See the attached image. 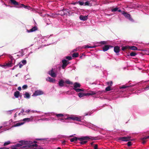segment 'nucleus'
Listing matches in <instances>:
<instances>
[{
  "mask_svg": "<svg viewBox=\"0 0 149 149\" xmlns=\"http://www.w3.org/2000/svg\"><path fill=\"white\" fill-rule=\"evenodd\" d=\"M32 142L31 141H25L22 140L19 142V143L16 144L15 145L11 147V149H18L17 147H20L25 145H28L25 146H23L22 148H23L27 149L29 148H31L34 147H37L38 146L37 144H32Z\"/></svg>",
  "mask_w": 149,
  "mask_h": 149,
  "instance_id": "1",
  "label": "nucleus"
},
{
  "mask_svg": "<svg viewBox=\"0 0 149 149\" xmlns=\"http://www.w3.org/2000/svg\"><path fill=\"white\" fill-rule=\"evenodd\" d=\"M79 138H83V139L82 140H79L80 141L79 143L81 145L85 144L87 142V141H86V140L90 139L93 140L99 139L98 137H93L91 136H83L81 137H79Z\"/></svg>",
  "mask_w": 149,
  "mask_h": 149,
  "instance_id": "2",
  "label": "nucleus"
},
{
  "mask_svg": "<svg viewBox=\"0 0 149 149\" xmlns=\"http://www.w3.org/2000/svg\"><path fill=\"white\" fill-rule=\"evenodd\" d=\"M61 66H58L56 67V70L55 68L54 69L52 68L50 71L48 72V74L50 75L51 77H56V75L57 74H58L61 70Z\"/></svg>",
  "mask_w": 149,
  "mask_h": 149,
  "instance_id": "3",
  "label": "nucleus"
},
{
  "mask_svg": "<svg viewBox=\"0 0 149 149\" xmlns=\"http://www.w3.org/2000/svg\"><path fill=\"white\" fill-rule=\"evenodd\" d=\"M69 12V10L64 9L62 10L59 11L58 14H52V16L54 17H56L57 14L60 15L61 16H67L70 14Z\"/></svg>",
  "mask_w": 149,
  "mask_h": 149,
  "instance_id": "4",
  "label": "nucleus"
},
{
  "mask_svg": "<svg viewBox=\"0 0 149 149\" xmlns=\"http://www.w3.org/2000/svg\"><path fill=\"white\" fill-rule=\"evenodd\" d=\"M35 11L36 12L38 13L42 17H44L45 16H48V15L46 14L45 11L44 10L37 9Z\"/></svg>",
  "mask_w": 149,
  "mask_h": 149,
  "instance_id": "5",
  "label": "nucleus"
},
{
  "mask_svg": "<svg viewBox=\"0 0 149 149\" xmlns=\"http://www.w3.org/2000/svg\"><path fill=\"white\" fill-rule=\"evenodd\" d=\"M9 58H10V60L9 62L6 63V66L11 67L14 64V62H15V60L13 56H9Z\"/></svg>",
  "mask_w": 149,
  "mask_h": 149,
  "instance_id": "6",
  "label": "nucleus"
},
{
  "mask_svg": "<svg viewBox=\"0 0 149 149\" xmlns=\"http://www.w3.org/2000/svg\"><path fill=\"white\" fill-rule=\"evenodd\" d=\"M56 116L58 118H61L62 117H63L62 118H59L58 119V120H60L62 122H63L64 121V120H66L68 119H65L68 116H64V115L62 113H59V114H56Z\"/></svg>",
  "mask_w": 149,
  "mask_h": 149,
  "instance_id": "7",
  "label": "nucleus"
},
{
  "mask_svg": "<svg viewBox=\"0 0 149 149\" xmlns=\"http://www.w3.org/2000/svg\"><path fill=\"white\" fill-rule=\"evenodd\" d=\"M131 137L130 136L120 137L118 138V141H127L130 140H132L131 139Z\"/></svg>",
  "mask_w": 149,
  "mask_h": 149,
  "instance_id": "8",
  "label": "nucleus"
},
{
  "mask_svg": "<svg viewBox=\"0 0 149 149\" xmlns=\"http://www.w3.org/2000/svg\"><path fill=\"white\" fill-rule=\"evenodd\" d=\"M122 14L124 15V17L127 19H128L131 22H133L134 20L131 17L130 14L127 13L125 11L122 12Z\"/></svg>",
  "mask_w": 149,
  "mask_h": 149,
  "instance_id": "9",
  "label": "nucleus"
},
{
  "mask_svg": "<svg viewBox=\"0 0 149 149\" xmlns=\"http://www.w3.org/2000/svg\"><path fill=\"white\" fill-rule=\"evenodd\" d=\"M43 92L40 90H38L36 91L34 93H33V96H37L38 95H42L43 94Z\"/></svg>",
  "mask_w": 149,
  "mask_h": 149,
  "instance_id": "10",
  "label": "nucleus"
},
{
  "mask_svg": "<svg viewBox=\"0 0 149 149\" xmlns=\"http://www.w3.org/2000/svg\"><path fill=\"white\" fill-rule=\"evenodd\" d=\"M62 63H63V64L61 66V67L62 69H64L68 64V61L66 60L65 59H63L62 61Z\"/></svg>",
  "mask_w": 149,
  "mask_h": 149,
  "instance_id": "11",
  "label": "nucleus"
},
{
  "mask_svg": "<svg viewBox=\"0 0 149 149\" xmlns=\"http://www.w3.org/2000/svg\"><path fill=\"white\" fill-rule=\"evenodd\" d=\"M134 86V85L133 84H131V85H130V86L125 85H123L122 86H120L119 87V89H118V90H119V91H122V92H123V91H122L121 90V89L125 88H128L130 87H132V86Z\"/></svg>",
  "mask_w": 149,
  "mask_h": 149,
  "instance_id": "12",
  "label": "nucleus"
},
{
  "mask_svg": "<svg viewBox=\"0 0 149 149\" xmlns=\"http://www.w3.org/2000/svg\"><path fill=\"white\" fill-rule=\"evenodd\" d=\"M65 119H71L72 120L78 121H80L81 120V119L80 118L76 116H73L71 117H68V116H67L66 118Z\"/></svg>",
  "mask_w": 149,
  "mask_h": 149,
  "instance_id": "13",
  "label": "nucleus"
},
{
  "mask_svg": "<svg viewBox=\"0 0 149 149\" xmlns=\"http://www.w3.org/2000/svg\"><path fill=\"white\" fill-rule=\"evenodd\" d=\"M33 116H31L30 118H26L23 119V121H24L25 122H28L33 121Z\"/></svg>",
  "mask_w": 149,
  "mask_h": 149,
  "instance_id": "14",
  "label": "nucleus"
},
{
  "mask_svg": "<svg viewBox=\"0 0 149 149\" xmlns=\"http://www.w3.org/2000/svg\"><path fill=\"white\" fill-rule=\"evenodd\" d=\"M83 139V138H79V137H75L71 139H70V141L71 142H73L74 141H76L78 140H82Z\"/></svg>",
  "mask_w": 149,
  "mask_h": 149,
  "instance_id": "15",
  "label": "nucleus"
},
{
  "mask_svg": "<svg viewBox=\"0 0 149 149\" xmlns=\"http://www.w3.org/2000/svg\"><path fill=\"white\" fill-rule=\"evenodd\" d=\"M110 47H112V46H110L109 45H105L103 47V51L104 52L107 51L109 49Z\"/></svg>",
  "mask_w": 149,
  "mask_h": 149,
  "instance_id": "16",
  "label": "nucleus"
},
{
  "mask_svg": "<svg viewBox=\"0 0 149 149\" xmlns=\"http://www.w3.org/2000/svg\"><path fill=\"white\" fill-rule=\"evenodd\" d=\"M79 18L81 20L86 21L88 19V17L87 16H84L82 15H81L79 16Z\"/></svg>",
  "mask_w": 149,
  "mask_h": 149,
  "instance_id": "17",
  "label": "nucleus"
},
{
  "mask_svg": "<svg viewBox=\"0 0 149 149\" xmlns=\"http://www.w3.org/2000/svg\"><path fill=\"white\" fill-rule=\"evenodd\" d=\"M84 125L85 126H87L89 128L91 127H93V125L91 123L86 121H85Z\"/></svg>",
  "mask_w": 149,
  "mask_h": 149,
  "instance_id": "18",
  "label": "nucleus"
},
{
  "mask_svg": "<svg viewBox=\"0 0 149 149\" xmlns=\"http://www.w3.org/2000/svg\"><path fill=\"white\" fill-rule=\"evenodd\" d=\"M80 84L77 83L75 82L74 83V88H73V89H75L77 88H80Z\"/></svg>",
  "mask_w": 149,
  "mask_h": 149,
  "instance_id": "19",
  "label": "nucleus"
},
{
  "mask_svg": "<svg viewBox=\"0 0 149 149\" xmlns=\"http://www.w3.org/2000/svg\"><path fill=\"white\" fill-rule=\"evenodd\" d=\"M114 52L117 53H118L120 52V47L118 46H116L114 48Z\"/></svg>",
  "mask_w": 149,
  "mask_h": 149,
  "instance_id": "20",
  "label": "nucleus"
},
{
  "mask_svg": "<svg viewBox=\"0 0 149 149\" xmlns=\"http://www.w3.org/2000/svg\"><path fill=\"white\" fill-rule=\"evenodd\" d=\"M37 29V27L36 26H34L29 30H27V31L28 33L33 32L36 31Z\"/></svg>",
  "mask_w": 149,
  "mask_h": 149,
  "instance_id": "21",
  "label": "nucleus"
},
{
  "mask_svg": "<svg viewBox=\"0 0 149 149\" xmlns=\"http://www.w3.org/2000/svg\"><path fill=\"white\" fill-rule=\"evenodd\" d=\"M46 80L50 82H54L55 81L54 79H53L50 77H49L46 79Z\"/></svg>",
  "mask_w": 149,
  "mask_h": 149,
  "instance_id": "22",
  "label": "nucleus"
},
{
  "mask_svg": "<svg viewBox=\"0 0 149 149\" xmlns=\"http://www.w3.org/2000/svg\"><path fill=\"white\" fill-rule=\"evenodd\" d=\"M64 81L62 79L60 80L58 82V85L61 87H62L64 86Z\"/></svg>",
  "mask_w": 149,
  "mask_h": 149,
  "instance_id": "23",
  "label": "nucleus"
},
{
  "mask_svg": "<svg viewBox=\"0 0 149 149\" xmlns=\"http://www.w3.org/2000/svg\"><path fill=\"white\" fill-rule=\"evenodd\" d=\"M84 6H92V3H91V1H87L84 2Z\"/></svg>",
  "mask_w": 149,
  "mask_h": 149,
  "instance_id": "24",
  "label": "nucleus"
},
{
  "mask_svg": "<svg viewBox=\"0 0 149 149\" xmlns=\"http://www.w3.org/2000/svg\"><path fill=\"white\" fill-rule=\"evenodd\" d=\"M147 139H149V136H145L142 139L143 141L142 143L143 144H145L146 142L145 140Z\"/></svg>",
  "mask_w": 149,
  "mask_h": 149,
  "instance_id": "25",
  "label": "nucleus"
},
{
  "mask_svg": "<svg viewBox=\"0 0 149 149\" xmlns=\"http://www.w3.org/2000/svg\"><path fill=\"white\" fill-rule=\"evenodd\" d=\"M24 123V122H19L15 124H14L13 127H16L20 126L22 125H23Z\"/></svg>",
  "mask_w": 149,
  "mask_h": 149,
  "instance_id": "26",
  "label": "nucleus"
},
{
  "mask_svg": "<svg viewBox=\"0 0 149 149\" xmlns=\"http://www.w3.org/2000/svg\"><path fill=\"white\" fill-rule=\"evenodd\" d=\"M78 96L79 97H81L85 96H87L86 93H78Z\"/></svg>",
  "mask_w": 149,
  "mask_h": 149,
  "instance_id": "27",
  "label": "nucleus"
},
{
  "mask_svg": "<svg viewBox=\"0 0 149 149\" xmlns=\"http://www.w3.org/2000/svg\"><path fill=\"white\" fill-rule=\"evenodd\" d=\"M19 92L18 91H16L14 93V95L16 98H17L19 97Z\"/></svg>",
  "mask_w": 149,
  "mask_h": 149,
  "instance_id": "28",
  "label": "nucleus"
},
{
  "mask_svg": "<svg viewBox=\"0 0 149 149\" xmlns=\"http://www.w3.org/2000/svg\"><path fill=\"white\" fill-rule=\"evenodd\" d=\"M96 47L95 46H89L88 45H85L83 46V47L84 48H94Z\"/></svg>",
  "mask_w": 149,
  "mask_h": 149,
  "instance_id": "29",
  "label": "nucleus"
},
{
  "mask_svg": "<svg viewBox=\"0 0 149 149\" xmlns=\"http://www.w3.org/2000/svg\"><path fill=\"white\" fill-rule=\"evenodd\" d=\"M129 48L131 50H136L138 49L137 48L134 46H129Z\"/></svg>",
  "mask_w": 149,
  "mask_h": 149,
  "instance_id": "30",
  "label": "nucleus"
},
{
  "mask_svg": "<svg viewBox=\"0 0 149 149\" xmlns=\"http://www.w3.org/2000/svg\"><path fill=\"white\" fill-rule=\"evenodd\" d=\"M24 97L25 98L29 99L30 97V95L29 93L27 92H26L24 94Z\"/></svg>",
  "mask_w": 149,
  "mask_h": 149,
  "instance_id": "31",
  "label": "nucleus"
},
{
  "mask_svg": "<svg viewBox=\"0 0 149 149\" xmlns=\"http://www.w3.org/2000/svg\"><path fill=\"white\" fill-rule=\"evenodd\" d=\"M11 2L13 4L16 5H19V3L15 0H10Z\"/></svg>",
  "mask_w": 149,
  "mask_h": 149,
  "instance_id": "32",
  "label": "nucleus"
},
{
  "mask_svg": "<svg viewBox=\"0 0 149 149\" xmlns=\"http://www.w3.org/2000/svg\"><path fill=\"white\" fill-rule=\"evenodd\" d=\"M23 7L26 9H29L28 8L30 7H29L28 6H26L24 5L23 4H21L20 5V6H19L18 7Z\"/></svg>",
  "mask_w": 149,
  "mask_h": 149,
  "instance_id": "33",
  "label": "nucleus"
},
{
  "mask_svg": "<svg viewBox=\"0 0 149 149\" xmlns=\"http://www.w3.org/2000/svg\"><path fill=\"white\" fill-rule=\"evenodd\" d=\"M86 94L87 95H93L95 94V93L93 91H91L89 93H86Z\"/></svg>",
  "mask_w": 149,
  "mask_h": 149,
  "instance_id": "34",
  "label": "nucleus"
},
{
  "mask_svg": "<svg viewBox=\"0 0 149 149\" xmlns=\"http://www.w3.org/2000/svg\"><path fill=\"white\" fill-rule=\"evenodd\" d=\"M149 89V86H146L145 88H144L143 89H142L141 90V91L140 92H139V93L141 92L142 91H143L144 90H147Z\"/></svg>",
  "mask_w": 149,
  "mask_h": 149,
  "instance_id": "35",
  "label": "nucleus"
},
{
  "mask_svg": "<svg viewBox=\"0 0 149 149\" xmlns=\"http://www.w3.org/2000/svg\"><path fill=\"white\" fill-rule=\"evenodd\" d=\"M129 46H125L122 47L121 49L122 51H124L129 48Z\"/></svg>",
  "mask_w": 149,
  "mask_h": 149,
  "instance_id": "36",
  "label": "nucleus"
},
{
  "mask_svg": "<svg viewBox=\"0 0 149 149\" xmlns=\"http://www.w3.org/2000/svg\"><path fill=\"white\" fill-rule=\"evenodd\" d=\"M79 56V54L78 53H74L72 55V56L73 57H77Z\"/></svg>",
  "mask_w": 149,
  "mask_h": 149,
  "instance_id": "37",
  "label": "nucleus"
},
{
  "mask_svg": "<svg viewBox=\"0 0 149 149\" xmlns=\"http://www.w3.org/2000/svg\"><path fill=\"white\" fill-rule=\"evenodd\" d=\"M118 9V8L117 7H116L113 8H112L111 10V11L113 12H115L117 11Z\"/></svg>",
  "mask_w": 149,
  "mask_h": 149,
  "instance_id": "38",
  "label": "nucleus"
},
{
  "mask_svg": "<svg viewBox=\"0 0 149 149\" xmlns=\"http://www.w3.org/2000/svg\"><path fill=\"white\" fill-rule=\"evenodd\" d=\"M107 42L105 41H102L98 42V44L100 45H104L106 44Z\"/></svg>",
  "mask_w": 149,
  "mask_h": 149,
  "instance_id": "39",
  "label": "nucleus"
},
{
  "mask_svg": "<svg viewBox=\"0 0 149 149\" xmlns=\"http://www.w3.org/2000/svg\"><path fill=\"white\" fill-rule=\"evenodd\" d=\"M11 142L10 141H7L5 142L3 144V146H5L6 145H8L10 144V143Z\"/></svg>",
  "mask_w": 149,
  "mask_h": 149,
  "instance_id": "40",
  "label": "nucleus"
},
{
  "mask_svg": "<svg viewBox=\"0 0 149 149\" xmlns=\"http://www.w3.org/2000/svg\"><path fill=\"white\" fill-rule=\"evenodd\" d=\"M74 90H75V91H76L77 92H79L81 91H83V89H81L80 88H76L74 89Z\"/></svg>",
  "mask_w": 149,
  "mask_h": 149,
  "instance_id": "41",
  "label": "nucleus"
},
{
  "mask_svg": "<svg viewBox=\"0 0 149 149\" xmlns=\"http://www.w3.org/2000/svg\"><path fill=\"white\" fill-rule=\"evenodd\" d=\"M78 3L80 5H84V2L82 1H79L78 2Z\"/></svg>",
  "mask_w": 149,
  "mask_h": 149,
  "instance_id": "42",
  "label": "nucleus"
},
{
  "mask_svg": "<svg viewBox=\"0 0 149 149\" xmlns=\"http://www.w3.org/2000/svg\"><path fill=\"white\" fill-rule=\"evenodd\" d=\"M17 109L12 110H11L8 111H7V113L8 114H11L12 113V112L14 111H17Z\"/></svg>",
  "mask_w": 149,
  "mask_h": 149,
  "instance_id": "43",
  "label": "nucleus"
},
{
  "mask_svg": "<svg viewBox=\"0 0 149 149\" xmlns=\"http://www.w3.org/2000/svg\"><path fill=\"white\" fill-rule=\"evenodd\" d=\"M136 55L134 52H132L130 54V55L131 56H134Z\"/></svg>",
  "mask_w": 149,
  "mask_h": 149,
  "instance_id": "44",
  "label": "nucleus"
},
{
  "mask_svg": "<svg viewBox=\"0 0 149 149\" xmlns=\"http://www.w3.org/2000/svg\"><path fill=\"white\" fill-rule=\"evenodd\" d=\"M111 90V86H108L105 88V90L106 91H109Z\"/></svg>",
  "mask_w": 149,
  "mask_h": 149,
  "instance_id": "45",
  "label": "nucleus"
},
{
  "mask_svg": "<svg viewBox=\"0 0 149 149\" xmlns=\"http://www.w3.org/2000/svg\"><path fill=\"white\" fill-rule=\"evenodd\" d=\"M65 82L68 84H72V83L70 82L69 80H66Z\"/></svg>",
  "mask_w": 149,
  "mask_h": 149,
  "instance_id": "46",
  "label": "nucleus"
},
{
  "mask_svg": "<svg viewBox=\"0 0 149 149\" xmlns=\"http://www.w3.org/2000/svg\"><path fill=\"white\" fill-rule=\"evenodd\" d=\"M21 62L23 65L26 64V61L25 60H23L21 61Z\"/></svg>",
  "mask_w": 149,
  "mask_h": 149,
  "instance_id": "47",
  "label": "nucleus"
},
{
  "mask_svg": "<svg viewBox=\"0 0 149 149\" xmlns=\"http://www.w3.org/2000/svg\"><path fill=\"white\" fill-rule=\"evenodd\" d=\"M66 59H67L68 60H70L72 59V57L71 56H66L65 57Z\"/></svg>",
  "mask_w": 149,
  "mask_h": 149,
  "instance_id": "48",
  "label": "nucleus"
},
{
  "mask_svg": "<svg viewBox=\"0 0 149 149\" xmlns=\"http://www.w3.org/2000/svg\"><path fill=\"white\" fill-rule=\"evenodd\" d=\"M9 125V123L8 122H5L4 123V126H7Z\"/></svg>",
  "mask_w": 149,
  "mask_h": 149,
  "instance_id": "49",
  "label": "nucleus"
},
{
  "mask_svg": "<svg viewBox=\"0 0 149 149\" xmlns=\"http://www.w3.org/2000/svg\"><path fill=\"white\" fill-rule=\"evenodd\" d=\"M107 84L109 86V85L111 86L113 84V82L112 81H109V82H107Z\"/></svg>",
  "mask_w": 149,
  "mask_h": 149,
  "instance_id": "50",
  "label": "nucleus"
},
{
  "mask_svg": "<svg viewBox=\"0 0 149 149\" xmlns=\"http://www.w3.org/2000/svg\"><path fill=\"white\" fill-rule=\"evenodd\" d=\"M27 86L26 85H24L22 87V88L23 89H25L27 88Z\"/></svg>",
  "mask_w": 149,
  "mask_h": 149,
  "instance_id": "51",
  "label": "nucleus"
},
{
  "mask_svg": "<svg viewBox=\"0 0 149 149\" xmlns=\"http://www.w3.org/2000/svg\"><path fill=\"white\" fill-rule=\"evenodd\" d=\"M127 145L128 146H130L132 145V143L130 141H128L127 143Z\"/></svg>",
  "mask_w": 149,
  "mask_h": 149,
  "instance_id": "52",
  "label": "nucleus"
},
{
  "mask_svg": "<svg viewBox=\"0 0 149 149\" xmlns=\"http://www.w3.org/2000/svg\"><path fill=\"white\" fill-rule=\"evenodd\" d=\"M98 146L97 144L94 145V149H98L97 148Z\"/></svg>",
  "mask_w": 149,
  "mask_h": 149,
  "instance_id": "53",
  "label": "nucleus"
},
{
  "mask_svg": "<svg viewBox=\"0 0 149 149\" xmlns=\"http://www.w3.org/2000/svg\"><path fill=\"white\" fill-rule=\"evenodd\" d=\"M1 149H9V148H6L5 147H1Z\"/></svg>",
  "mask_w": 149,
  "mask_h": 149,
  "instance_id": "54",
  "label": "nucleus"
},
{
  "mask_svg": "<svg viewBox=\"0 0 149 149\" xmlns=\"http://www.w3.org/2000/svg\"><path fill=\"white\" fill-rule=\"evenodd\" d=\"M17 65H18V66L19 65V68H21L22 66H23V65L21 63H19V64H18Z\"/></svg>",
  "mask_w": 149,
  "mask_h": 149,
  "instance_id": "55",
  "label": "nucleus"
},
{
  "mask_svg": "<svg viewBox=\"0 0 149 149\" xmlns=\"http://www.w3.org/2000/svg\"><path fill=\"white\" fill-rule=\"evenodd\" d=\"M50 36H45V37H44L43 38V39H44L45 40H46V39L47 38H49V37Z\"/></svg>",
  "mask_w": 149,
  "mask_h": 149,
  "instance_id": "56",
  "label": "nucleus"
},
{
  "mask_svg": "<svg viewBox=\"0 0 149 149\" xmlns=\"http://www.w3.org/2000/svg\"><path fill=\"white\" fill-rule=\"evenodd\" d=\"M50 119L51 120H56V119L55 118L51 117Z\"/></svg>",
  "mask_w": 149,
  "mask_h": 149,
  "instance_id": "57",
  "label": "nucleus"
},
{
  "mask_svg": "<svg viewBox=\"0 0 149 149\" xmlns=\"http://www.w3.org/2000/svg\"><path fill=\"white\" fill-rule=\"evenodd\" d=\"M117 11H118L119 12H121V14H122V12H124L125 11H122L120 9H118Z\"/></svg>",
  "mask_w": 149,
  "mask_h": 149,
  "instance_id": "58",
  "label": "nucleus"
},
{
  "mask_svg": "<svg viewBox=\"0 0 149 149\" xmlns=\"http://www.w3.org/2000/svg\"><path fill=\"white\" fill-rule=\"evenodd\" d=\"M34 149H43V148L41 147H36L34 148Z\"/></svg>",
  "mask_w": 149,
  "mask_h": 149,
  "instance_id": "59",
  "label": "nucleus"
},
{
  "mask_svg": "<svg viewBox=\"0 0 149 149\" xmlns=\"http://www.w3.org/2000/svg\"><path fill=\"white\" fill-rule=\"evenodd\" d=\"M18 66V65H17L15 66L13 68H12V70H13L15 69Z\"/></svg>",
  "mask_w": 149,
  "mask_h": 149,
  "instance_id": "60",
  "label": "nucleus"
},
{
  "mask_svg": "<svg viewBox=\"0 0 149 149\" xmlns=\"http://www.w3.org/2000/svg\"><path fill=\"white\" fill-rule=\"evenodd\" d=\"M0 66L3 68L5 66H6V65H0Z\"/></svg>",
  "mask_w": 149,
  "mask_h": 149,
  "instance_id": "61",
  "label": "nucleus"
},
{
  "mask_svg": "<svg viewBox=\"0 0 149 149\" xmlns=\"http://www.w3.org/2000/svg\"><path fill=\"white\" fill-rule=\"evenodd\" d=\"M24 109H22L21 111V113H23L24 112Z\"/></svg>",
  "mask_w": 149,
  "mask_h": 149,
  "instance_id": "62",
  "label": "nucleus"
},
{
  "mask_svg": "<svg viewBox=\"0 0 149 149\" xmlns=\"http://www.w3.org/2000/svg\"><path fill=\"white\" fill-rule=\"evenodd\" d=\"M3 5H4L6 7L9 6V5H7V4H5L4 3H3Z\"/></svg>",
  "mask_w": 149,
  "mask_h": 149,
  "instance_id": "63",
  "label": "nucleus"
},
{
  "mask_svg": "<svg viewBox=\"0 0 149 149\" xmlns=\"http://www.w3.org/2000/svg\"><path fill=\"white\" fill-rule=\"evenodd\" d=\"M17 89L18 90L20 91L21 90V88L20 86H19L18 88Z\"/></svg>",
  "mask_w": 149,
  "mask_h": 149,
  "instance_id": "64",
  "label": "nucleus"
}]
</instances>
